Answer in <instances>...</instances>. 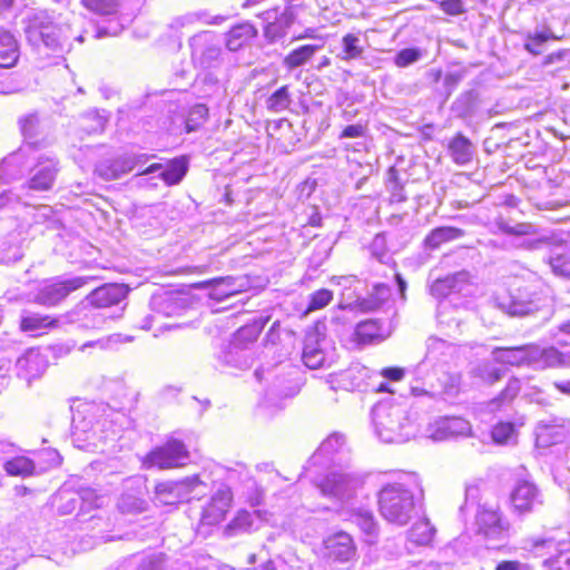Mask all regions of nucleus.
I'll return each instance as SVG.
<instances>
[{
	"mask_svg": "<svg viewBox=\"0 0 570 570\" xmlns=\"http://www.w3.org/2000/svg\"><path fill=\"white\" fill-rule=\"evenodd\" d=\"M422 493L419 476L407 473L399 482L387 483L377 495L379 511L389 523L404 527L417 513L414 491Z\"/></svg>",
	"mask_w": 570,
	"mask_h": 570,
	"instance_id": "1",
	"label": "nucleus"
},
{
	"mask_svg": "<svg viewBox=\"0 0 570 570\" xmlns=\"http://www.w3.org/2000/svg\"><path fill=\"white\" fill-rule=\"evenodd\" d=\"M372 420L377 436L385 443H403L415 433L407 410L401 404L377 403L372 410Z\"/></svg>",
	"mask_w": 570,
	"mask_h": 570,
	"instance_id": "2",
	"label": "nucleus"
},
{
	"mask_svg": "<svg viewBox=\"0 0 570 570\" xmlns=\"http://www.w3.org/2000/svg\"><path fill=\"white\" fill-rule=\"evenodd\" d=\"M499 307L511 316H527L538 312L550 315V296L548 286L539 278L519 286L508 302H500Z\"/></svg>",
	"mask_w": 570,
	"mask_h": 570,
	"instance_id": "3",
	"label": "nucleus"
},
{
	"mask_svg": "<svg viewBox=\"0 0 570 570\" xmlns=\"http://www.w3.org/2000/svg\"><path fill=\"white\" fill-rule=\"evenodd\" d=\"M24 24L27 40L36 48L45 46L57 52L69 46L61 35V28L53 22V18L47 11L30 12L24 19Z\"/></svg>",
	"mask_w": 570,
	"mask_h": 570,
	"instance_id": "4",
	"label": "nucleus"
},
{
	"mask_svg": "<svg viewBox=\"0 0 570 570\" xmlns=\"http://www.w3.org/2000/svg\"><path fill=\"white\" fill-rule=\"evenodd\" d=\"M59 171L60 163L53 153L36 150L29 175L21 189L33 193L49 191L53 188Z\"/></svg>",
	"mask_w": 570,
	"mask_h": 570,
	"instance_id": "5",
	"label": "nucleus"
},
{
	"mask_svg": "<svg viewBox=\"0 0 570 570\" xmlns=\"http://www.w3.org/2000/svg\"><path fill=\"white\" fill-rule=\"evenodd\" d=\"M202 488L206 484L198 475L179 481H164L155 487L154 502L158 505H176L203 494Z\"/></svg>",
	"mask_w": 570,
	"mask_h": 570,
	"instance_id": "6",
	"label": "nucleus"
},
{
	"mask_svg": "<svg viewBox=\"0 0 570 570\" xmlns=\"http://www.w3.org/2000/svg\"><path fill=\"white\" fill-rule=\"evenodd\" d=\"M364 483V478L354 472L334 471L328 473L318 484L324 497L341 501L352 498Z\"/></svg>",
	"mask_w": 570,
	"mask_h": 570,
	"instance_id": "7",
	"label": "nucleus"
},
{
	"mask_svg": "<svg viewBox=\"0 0 570 570\" xmlns=\"http://www.w3.org/2000/svg\"><path fill=\"white\" fill-rule=\"evenodd\" d=\"M36 150L20 146L0 160V184L9 185L29 175Z\"/></svg>",
	"mask_w": 570,
	"mask_h": 570,
	"instance_id": "8",
	"label": "nucleus"
},
{
	"mask_svg": "<svg viewBox=\"0 0 570 570\" xmlns=\"http://www.w3.org/2000/svg\"><path fill=\"white\" fill-rule=\"evenodd\" d=\"M268 322V317L261 321L259 330L254 327H242L237 331L234 340L230 342L228 350L225 352L224 362L237 368H248L252 364L250 353L242 345L243 340L254 342L258 332Z\"/></svg>",
	"mask_w": 570,
	"mask_h": 570,
	"instance_id": "9",
	"label": "nucleus"
},
{
	"mask_svg": "<svg viewBox=\"0 0 570 570\" xmlns=\"http://www.w3.org/2000/svg\"><path fill=\"white\" fill-rule=\"evenodd\" d=\"M85 284L86 279L83 277L46 283L39 288L32 301L39 305L52 307L63 301L72 291L82 287Z\"/></svg>",
	"mask_w": 570,
	"mask_h": 570,
	"instance_id": "10",
	"label": "nucleus"
},
{
	"mask_svg": "<svg viewBox=\"0 0 570 570\" xmlns=\"http://www.w3.org/2000/svg\"><path fill=\"white\" fill-rule=\"evenodd\" d=\"M187 459L188 452L184 443L177 440H171L165 445L151 451L146 458V463L149 466L170 469L184 465Z\"/></svg>",
	"mask_w": 570,
	"mask_h": 570,
	"instance_id": "11",
	"label": "nucleus"
},
{
	"mask_svg": "<svg viewBox=\"0 0 570 570\" xmlns=\"http://www.w3.org/2000/svg\"><path fill=\"white\" fill-rule=\"evenodd\" d=\"M476 524L488 542L501 543L509 537V523L494 509L482 508L476 514Z\"/></svg>",
	"mask_w": 570,
	"mask_h": 570,
	"instance_id": "12",
	"label": "nucleus"
},
{
	"mask_svg": "<svg viewBox=\"0 0 570 570\" xmlns=\"http://www.w3.org/2000/svg\"><path fill=\"white\" fill-rule=\"evenodd\" d=\"M189 46L193 60L199 63L202 68H213L218 63L222 49L213 42L210 32L195 35L190 38Z\"/></svg>",
	"mask_w": 570,
	"mask_h": 570,
	"instance_id": "13",
	"label": "nucleus"
},
{
	"mask_svg": "<svg viewBox=\"0 0 570 570\" xmlns=\"http://www.w3.org/2000/svg\"><path fill=\"white\" fill-rule=\"evenodd\" d=\"M514 512L520 515L533 512L542 505V499L537 485L530 481H519L510 495Z\"/></svg>",
	"mask_w": 570,
	"mask_h": 570,
	"instance_id": "14",
	"label": "nucleus"
},
{
	"mask_svg": "<svg viewBox=\"0 0 570 570\" xmlns=\"http://www.w3.org/2000/svg\"><path fill=\"white\" fill-rule=\"evenodd\" d=\"M392 332L390 322L370 318L356 324L353 338L358 345L379 344L390 337Z\"/></svg>",
	"mask_w": 570,
	"mask_h": 570,
	"instance_id": "15",
	"label": "nucleus"
},
{
	"mask_svg": "<svg viewBox=\"0 0 570 570\" xmlns=\"http://www.w3.org/2000/svg\"><path fill=\"white\" fill-rule=\"evenodd\" d=\"M495 225L503 234L525 237L518 244L519 247H523L525 249H538L542 245L549 244V238L547 236H539L537 226L531 223H517L514 225H510L503 219H500Z\"/></svg>",
	"mask_w": 570,
	"mask_h": 570,
	"instance_id": "16",
	"label": "nucleus"
},
{
	"mask_svg": "<svg viewBox=\"0 0 570 570\" xmlns=\"http://www.w3.org/2000/svg\"><path fill=\"white\" fill-rule=\"evenodd\" d=\"M233 500L230 488L226 484H218L209 503L203 509L202 521L206 524L220 522L228 511Z\"/></svg>",
	"mask_w": 570,
	"mask_h": 570,
	"instance_id": "17",
	"label": "nucleus"
},
{
	"mask_svg": "<svg viewBox=\"0 0 570 570\" xmlns=\"http://www.w3.org/2000/svg\"><path fill=\"white\" fill-rule=\"evenodd\" d=\"M530 353V367L534 370L570 366V353H562L556 347L542 348L538 345H532Z\"/></svg>",
	"mask_w": 570,
	"mask_h": 570,
	"instance_id": "18",
	"label": "nucleus"
},
{
	"mask_svg": "<svg viewBox=\"0 0 570 570\" xmlns=\"http://www.w3.org/2000/svg\"><path fill=\"white\" fill-rule=\"evenodd\" d=\"M471 431L470 423L462 417H443L435 421L429 429V436L434 441L466 436Z\"/></svg>",
	"mask_w": 570,
	"mask_h": 570,
	"instance_id": "19",
	"label": "nucleus"
},
{
	"mask_svg": "<svg viewBox=\"0 0 570 570\" xmlns=\"http://www.w3.org/2000/svg\"><path fill=\"white\" fill-rule=\"evenodd\" d=\"M324 548L326 557L338 562H347L356 553V547L352 537L344 531L325 539Z\"/></svg>",
	"mask_w": 570,
	"mask_h": 570,
	"instance_id": "20",
	"label": "nucleus"
},
{
	"mask_svg": "<svg viewBox=\"0 0 570 570\" xmlns=\"http://www.w3.org/2000/svg\"><path fill=\"white\" fill-rule=\"evenodd\" d=\"M47 365L46 356L35 348L28 350L16 362L18 376L27 382H31V380L41 376Z\"/></svg>",
	"mask_w": 570,
	"mask_h": 570,
	"instance_id": "21",
	"label": "nucleus"
},
{
	"mask_svg": "<svg viewBox=\"0 0 570 570\" xmlns=\"http://www.w3.org/2000/svg\"><path fill=\"white\" fill-rule=\"evenodd\" d=\"M567 434L568 428L561 419L541 421L535 428L537 444L543 448L562 442Z\"/></svg>",
	"mask_w": 570,
	"mask_h": 570,
	"instance_id": "22",
	"label": "nucleus"
},
{
	"mask_svg": "<svg viewBox=\"0 0 570 570\" xmlns=\"http://www.w3.org/2000/svg\"><path fill=\"white\" fill-rule=\"evenodd\" d=\"M236 278L233 276L218 277L213 278L206 282H203L197 285L199 288L213 287L209 292V297L212 299L222 302L247 287V281H243L239 285L236 286Z\"/></svg>",
	"mask_w": 570,
	"mask_h": 570,
	"instance_id": "23",
	"label": "nucleus"
},
{
	"mask_svg": "<svg viewBox=\"0 0 570 570\" xmlns=\"http://www.w3.org/2000/svg\"><path fill=\"white\" fill-rule=\"evenodd\" d=\"M127 294V288L120 284H106L92 291L88 302L98 308H106L119 304Z\"/></svg>",
	"mask_w": 570,
	"mask_h": 570,
	"instance_id": "24",
	"label": "nucleus"
},
{
	"mask_svg": "<svg viewBox=\"0 0 570 570\" xmlns=\"http://www.w3.org/2000/svg\"><path fill=\"white\" fill-rule=\"evenodd\" d=\"M188 169L187 161L183 158H175L169 161L165 168H163L161 164H153L145 170H142L139 175L153 174L161 170L159 173V177L166 183L168 186L176 185L180 183L184 178Z\"/></svg>",
	"mask_w": 570,
	"mask_h": 570,
	"instance_id": "25",
	"label": "nucleus"
},
{
	"mask_svg": "<svg viewBox=\"0 0 570 570\" xmlns=\"http://www.w3.org/2000/svg\"><path fill=\"white\" fill-rule=\"evenodd\" d=\"M263 14L266 20L274 19L264 28V37L268 42H276L284 38L294 21V16L288 10H285L279 17L276 16V11H266Z\"/></svg>",
	"mask_w": 570,
	"mask_h": 570,
	"instance_id": "26",
	"label": "nucleus"
},
{
	"mask_svg": "<svg viewBox=\"0 0 570 570\" xmlns=\"http://www.w3.org/2000/svg\"><path fill=\"white\" fill-rule=\"evenodd\" d=\"M469 281L470 274L466 271L449 274L431 285V294L438 298L446 297L453 292H461Z\"/></svg>",
	"mask_w": 570,
	"mask_h": 570,
	"instance_id": "27",
	"label": "nucleus"
},
{
	"mask_svg": "<svg viewBox=\"0 0 570 570\" xmlns=\"http://www.w3.org/2000/svg\"><path fill=\"white\" fill-rule=\"evenodd\" d=\"M324 338L321 340L317 333L308 334L304 341L302 353L303 363L312 368H321L325 365L326 355L323 348Z\"/></svg>",
	"mask_w": 570,
	"mask_h": 570,
	"instance_id": "28",
	"label": "nucleus"
},
{
	"mask_svg": "<svg viewBox=\"0 0 570 570\" xmlns=\"http://www.w3.org/2000/svg\"><path fill=\"white\" fill-rule=\"evenodd\" d=\"M530 347L532 345H522L515 347H495L492 351V357L497 363L512 366H530Z\"/></svg>",
	"mask_w": 570,
	"mask_h": 570,
	"instance_id": "29",
	"label": "nucleus"
},
{
	"mask_svg": "<svg viewBox=\"0 0 570 570\" xmlns=\"http://www.w3.org/2000/svg\"><path fill=\"white\" fill-rule=\"evenodd\" d=\"M20 131L23 137L22 147H30L31 150H41L46 146L45 139H39L40 120L36 114L24 116L19 120Z\"/></svg>",
	"mask_w": 570,
	"mask_h": 570,
	"instance_id": "30",
	"label": "nucleus"
},
{
	"mask_svg": "<svg viewBox=\"0 0 570 570\" xmlns=\"http://www.w3.org/2000/svg\"><path fill=\"white\" fill-rule=\"evenodd\" d=\"M132 160L124 155L116 159H106L97 164L95 173L105 180L118 179L132 170Z\"/></svg>",
	"mask_w": 570,
	"mask_h": 570,
	"instance_id": "31",
	"label": "nucleus"
},
{
	"mask_svg": "<svg viewBox=\"0 0 570 570\" xmlns=\"http://www.w3.org/2000/svg\"><path fill=\"white\" fill-rule=\"evenodd\" d=\"M149 306L156 315L174 316L179 314L183 302L171 292H159L151 296Z\"/></svg>",
	"mask_w": 570,
	"mask_h": 570,
	"instance_id": "32",
	"label": "nucleus"
},
{
	"mask_svg": "<svg viewBox=\"0 0 570 570\" xmlns=\"http://www.w3.org/2000/svg\"><path fill=\"white\" fill-rule=\"evenodd\" d=\"M448 149L452 160L460 166L471 163L475 151L471 140L461 132L449 141Z\"/></svg>",
	"mask_w": 570,
	"mask_h": 570,
	"instance_id": "33",
	"label": "nucleus"
},
{
	"mask_svg": "<svg viewBox=\"0 0 570 570\" xmlns=\"http://www.w3.org/2000/svg\"><path fill=\"white\" fill-rule=\"evenodd\" d=\"M352 522L365 534V541L370 544L377 542L380 534V525L375 517L370 510H356L351 515Z\"/></svg>",
	"mask_w": 570,
	"mask_h": 570,
	"instance_id": "34",
	"label": "nucleus"
},
{
	"mask_svg": "<svg viewBox=\"0 0 570 570\" xmlns=\"http://www.w3.org/2000/svg\"><path fill=\"white\" fill-rule=\"evenodd\" d=\"M19 58V46L14 36L6 30L0 29V67L11 68Z\"/></svg>",
	"mask_w": 570,
	"mask_h": 570,
	"instance_id": "35",
	"label": "nucleus"
},
{
	"mask_svg": "<svg viewBox=\"0 0 570 570\" xmlns=\"http://www.w3.org/2000/svg\"><path fill=\"white\" fill-rule=\"evenodd\" d=\"M464 230L452 226H441L432 229L424 238V245L429 249H436L442 244L461 238Z\"/></svg>",
	"mask_w": 570,
	"mask_h": 570,
	"instance_id": "36",
	"label": "nucleus"
},
{
	"mask_svg": "<svg viewBox=\"0 0 570 570\" xmlns=\"http://www.w3.org/2000/svg\"><path fill=\"white\" fill-rule=\"evenodd\" d=\"M323 48V45H303L293 49L284 59L283 66L294 70L306 65Z\"/></svg>",
	"mask_w": 570,
	"mask_h": 570,
	"instance_id": "37",
	"label": "nucleus"
},
{
	"mask_svg": "<svg viewBox=\"0 0 570 570\" xmlns=\"http://www.w3.org/2000/svg\"><path fill=\"white\" fill-rule=\"evenodd\" d=\"M256 28L249 22L235 26L227 33L226 47L230 51H236L239 48H242L245 43H247L250 39L256 37Z\"/></svg>",
	"mask_w": 570,
	"mask_h": 570,
	"instance_id": "38",
	"label": "nucleus"
},
{
	"mask_svg": "<svg viewBox=\"0 0 570 570\" xmlns=\"http://www.w3.org/2000/svg\"><path fill=\"white\" fill-rule=\"evenodd\" d=\"M139 488L136 487L135 492H125L119 498L117 505L122 513H141L147 510L148 502L142 498Z\"/></svg>",
	"mask_w": 570,
	"mask_h": 570,
	"instance_id": "39",
	"label": "nucleus"
},
{
	"mask_svg": "<svg viewBox=\"0 0 570 570\" xmlns=\"http://www.w3.org/2000/svg\"><path fill=\"white\" fill-rule=\"evenodd\" d=\"M435 528L428 519L415 522L407 531V539L416 546H428L432 542Z\"/></svg>",
	"mask_w": 570,
	"mask_h": 570,
	"instance_id": "40",
	"label": "nucleus"
},
{
	"mask_svg": "<svg viewBox=\"0 0 570 570\" xmlns=\"http://www.w3.org/2000/svg\"><path fill=\"white\" fill-rule=\"evenodd\" d=\"M3 470L9 475L27 478L35 473L36 464L31 459L20 455L6 461Z\"/></svg>",
	"mask_w": 570,
	"mask_h": 570,
	"instance_id": "41",
	"label": "nucleus"
},
{
	"mask_svg": "<svg viewBox=\"0 0 570 570\" xmlns=\"http://www.w3.org/2000/svg\"><path fill=\"white\" fill-rule=\"evenodd\" d=\"M60 323L59 318L49 315L29 314L21 318V330L24 332H37L40 330L57 327Z\"/></svg>",
	"mask_w": 570,
	"mask_h": 570,
	"instance_id": "42",
	"label": "nucleus"
},
{
	"mask_svg": "<svg viewBox=\"0 0 570 570\" xmlns=\"http://www.w3.org/2000/svg\"><path fill=\"white\" fill-rule=\"evenodd\" d=\"M391 296V287L386 284L379 283L373 286L372 293L368 297L361 302V307L364 311H375L380 308Z\"/></svg>",
	"mask_w": 570,
	"mask_h": 570,
	"instance_id": "43",
	"label": "nucleus"
},
{
	"mask_svg": "<svg viewBox=\"0 0 570 570\" xmlns=\"http://www.w3.org/2000/svg\"><path fill=\"white\" fill-rule=\"evenodd\" d=\"M471 373L473 377L479 379L482 383L489 385L499 382L505 375L504 370L499 368L489 362L478 364L472 368Z\"/></svg>",
	"mask_w": 570,
	"mask_h": 570,
	"instance_id": "44",
	"label": "nucleus"
},
{
	"mask_svg": "<svg viewBox=\"0 0 570 570\" xmlns=\"http://www.w3.org/2000/svg\"><path fill=\"white\" fill-rule=\"evenodd\" d=\"M342 48L343 50L337 57L343 61L358 59L364 52L361 39L354 33H346L342 38Z\"/></svg>",
	"mask_w": 570,
	"mask_h": 570,
	"instance_id": "45",
	"label": "nucleus"
},
{
	"mask_svg": "<svg viewBox=\"0 0 570 570\" xmlns=\"http://www.w3.org/2000/svg\"><path fill=\"white\" fill-rule=\"evenodd\" d=\"M268 111L278 114L285 111L292 104L288 86H282L266 99Z\"/></svg>",
	"mask_w": 570,
	"mask_h": 570,
	"instance_id": "46",
	"label": "nucleus"
},
{
	"mask_svg": "<svg viewBox=\"0 0 570 570\" xmlns=\"http://www.w3.org/2000/svg\"><path fill=\"white\" fill-rule=\"evenodd\" d=\"M254 522L255 520L252 513L247 511H240L228 524L226 532L229 535H234L240 532H248L253 529Z\"/></svg>",
	"mask_w": 570,
	"mask_h": 570,
	"instance_id": "47",
	"label": "nucleus"
},
{
	"mask_svg": "<svg viewBox=\"0 0 570 570\" xmlns=\"http://www.w3.org/2000/svg\"><path fill=\"white\" fill-rule=\"evenodd\" d=\"M75 495L79 499V509L83 513L94 508H100L105 501V498L98 495L92 489H82Z\"/></svg>",
	"mask_w": 570,
	"mask_h": 570,
	"instance_id": "48",
	"label": "nucleus"
},
{
	"mask_svg": "<svg viewBox=\"0 0 570 570\" xmlns=\"http://www.w3.org/2000/svg\"><path fill=\"white\" fill-rule=\"evenodd\" d=\"M476 94L474 90H469L460 95L452 105V110L459 117H465L470 115L474 108V101Z\"/></svg>",
	"mask_w": 570,
	"mask_h": 570,
	"instance_id": "49",
	"label": "nucleus"
},
{
	"mask_svg": "<svg viewBox=\"0 0 570 570\" xmlns=\"http://www.w3.org/2000/svg\"><path fill=\"white\" fill-rule=\"evenodd\" d=\"M549 264L554 274L570 277V248L549 257Z\"/></svg>",
	"mask_w": 570,
	"mask_h": 570,
	"instance_id": "50",
	"label": "nucleus"
},
{
	"mask_svg": "<svg viewBox=\"0 0 570 570\" xmlns=\"http://www.w3.org/2000/svg\"><path fill=\"white\" fill-rule=\"evenodd\" d=\"M82 4L90 11L106 16L117 11V0H81Z\"/></svg>",
	"mask_w": 570,
	"mask_h": 570,
	"instance_id": "51",
	"label": "nucleus"
},
{
	"mask_svg": "<svg viewBox=\"0 0 570 570\" xmlns=\"http://www.w3.org/2000/svg\"><path fill=\"white\" fill-rule=\"evenodd\" d=\"M387 189L390 191L391 203H403L406 200V195L402 184L399 181L396 170L391 168L389 170Z\"/></svg>",
	"mask_w": 570,
	"mask_h": 570,
	"instance_id": "52",
	"label": "nucleus"
},
{
	"mask_svg": "<svg viewBox=\"0 0 570 570\" xmlns=\"http://www.w3.org/2000/svg\"><path fill=\"white\" fill-rule=\"evenodd\" d=\"M208 116V108L203 104L195 105L186 119V128L188 131L196 130Z\"/></svg>",
	"mask_w": 570,
	"mask_h": 570,
	"instance_id": "53",
	"label": "nucleus"
},
{
	"mask_svg": "<svg viewBox=\"0 0 570 570\" xmlns=\"http://www.w3.org/2000/svg\"><path fill=\"white\" fill-rule=\"evenodd\" d=\"M365 368L358 365L352 366L341 374V382L346 389H357L361 386V381L365 376Z\"/></svg>",
	"mask_w": 570,
	"mask_h": 570,
	"instance_id": "54",
	"label": "nucleus"
},
{
	"mask_svg": "<svg viewBox=\"0 0 570 570\" xmlns=\"http://www.w3.org/2000/svg\"><path fill=\"white\" fill-rule=\"evenodd\" d=\"M333 299V293L330 289L321 288L309 295L307 312L317 311L327 306Z\"/></svg>",
	"mask_w": 570,
	"mask_h": 570,
	"instance_id": "55",
	"label": "nucleus"
},
{
	"mask_svg": "<svg viewBox=\"0 0 570 570\" xmlns=\"http://www.w3.org/2000/svg\"><path fill=\"white\" fill-rule=\"evenodd\" d=\"M137 570H170L163 553L150 554L141 559Z\"/></svg>",
	"mask_w": 570,
	"mask_h": 570,
	"instance_id": "56",
	"label": "nucleus"
},
{
	"mask_svg": "<svg viewBox=\"0 0 570 570\" xmlns=\"http://www.w3.org/2000/svg\"><path fill=\"white\" fill-rule=\"evenodd\" d=\"M345 443V438L343 434L333 433L326 440L322 442L318 448V452L324 455H332L337 452Z\"/></svg>",
	"mask_w": 570,
	"mask_h": 570,
	"instance_id": "57",
	"label": "nucleus"
},
{
	"mask_svg": "<svg viewBox=\"0 0 570 570\" xmlns=\"http://www.w3.org/2000/svg\"><path fill=\"white\" fill-rule=\"evenodd\" d=\"M514 434V425L509 422H500L492 430V439L498 444H505Z\"/></svg>",
	"mask_w": 570,
	"mask_h": 570,
	"instance_id": "58",
	"label": "nucleus"
},
{
	"mask_svg": "<svg viewBox=\"0 0 570 570\" xmlns=\"http://www.w3.org/2000/svg\"><path fill=\"white\" fill-rule=\"evenodd\" d=\"M421 58V51L416 48L402 49L394 58V62L397 67L404 68Z\"/></svg>",
	"mask_w": 570,
	"mask_h": 570,
	"instance_id": "59",
	"label": "nucleus"
},
{
	"mask_svg": "<svg viewBox=\"0 0 570 570\" xmlns=\"http://www.w3.org/2000/svg\"><path fill=\"white\" fill-rule=\"evenodd\" d=\"M370 250L372 256L379 262L385 263V258L387 257V246L386 238L383 234L375 235L370 245Z\"/></svg>",
	"mask_w": 570,
	"mask_h": 570,
	"instance_id": "60",
	"label": "nucleus"
},
{
	"mask_svg": "<svg viewBox=\"0 0 570 570\" xmlns=\"http://www.w3.org/2000/svg\"><path fill=\"white\" fill-rule=\"evenodd\" d=\"M521 389V382L518 379L509 380L505 389L501 392L500 396L492 401V404H495L501 401H511L513 400Z\"/></svg>",
	"mask_w": 570,
	"mask_h": 570,
	"instance_id": "61",
	"label": "nucleus"
},
{
	"mask_svg": "<svg viewBox=\"0 0 570 570\" xmlns=\"http://www.w3.org/2000/svg\"><path fill=\"white\" fill-rule=\"evenodd\" d=\"M464 77H465L464 71H453V72H449L445 75L443 86H444L446 99L452 95L454 89L464 79Z\"/></svg>",
	"mask_w": 570,
	"mask_h": 570,
	"instance_id": "62",
	"label": "nucleus"
},
{
	"mask_svg": "<svg viewBox=\"0 0 570 570\" xmlns=\"http://www.w3.org/2000/svg\"><path fill=\"white\" fill-rule=\"evenodd\" d=\"M441 9L449 16H460L466 11L462 0L442 1Z\"/></svg>",
	"mask_w": 570,
	"mask_h": 570,
	"instance_id": "63",
	"label": "nucleus"
},
{
	"mask_svg": "<svg viewBox=\"0 0 570 570\" xmlns=\"http://www.w3.org/2000/svg\"><path fill=\"white\" fill-rule=\"evenodd\" d=\"M554 337L559 344L569 345L570 341V321L559 325L558 331L554 333Z\"/></svg>",
	"mask_w": 570,
	"mask_h": 570,
	"instance_id": "64",
	"label": "nucleus"
}]
</instances>
